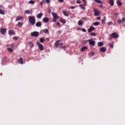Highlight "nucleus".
<instances>
[{"mask_svg":"<svg viewBox=\"0 0 125 125\" xmlns=\"http://www.w3.org/2000/svg\"><path fill=\"white\" fill-rule=\"evenodd\" d=\"M52 15L53 17V21L54 22H56V21H57V19H58V18H59V17L58 16V15H57V14H56V13H52Z\"/></svg>","mask_w":125,"mask_h":125,"instance_id":"nucleus-2","label":"nucleus"},{"mask_svg":"<svg viewBox=\"0 0 125 125\" xmlns=\"http://www.w3.org/2000/svg\"><path fill=\"white\" fill-rule=\"evenodd\" d=\"M83 2H84L83 4H84V6H85L86 5V2L85 1H83Z\"/></svg>","mask_w":125,"mask_h":125,"instance_id":"nucleus-50","label":"nucleus"},{"mask_svg":"<svg viewBox=\"0 0 125 125\" xmlns=\"http://www.w3.org/2000/svg\"><path fill=\"white\" fill-rule=\"evenodd\" d=\"M7 50L9 51V52H13V49L11 48H7Z\"/></svg>","mask_w":125,"mask_h":125,"instance_id":"nucleus-31","label":"nucleus"},{"mask_svg":"<svg viewBox=\"0 0 125 125\" xmlns=\"http://www.w3.org/2000/svg\"><path fill=\"white\" fill-rule=\"evenodd\" d=\"M99 24H100L99 22H93V25H94V26H98Z\"/></svg>","mask_w":125,"mask_h":125,"instance_id":"nucleus-33","label":"nucleus"},{"mask_svg":"<svg viewBox=\"0 0 125 125\" xmlns=\"http://www.w3.org/2000/svg\"><path fill=\"white\" fill-rule=\"evenodd\" d=\"M60 22H61V23H62V24H65L66 23L65 21L63 19H60Z\"/></svg>","mask_w":125,"mask_h":125,"instance_id":"nucleus-26","label":"nucleus"},{"mask_svg":"<svg viewBox=\"0 0 125 125\" xmlns=\"http://www.w3.org/2000/svg\"><path fill=\"white\" fill-rule=\"evenodd\" d=\"M40 42H44V38H41L40 39Z\"/></svg>","mask_w":125,"mask_h":125,"instance_id":"nucleus-34","label":"nucleus"},{"mask_svg":"<svg viewBox=\"0 0 125 125\" xmlns=\"http://www.w3.org/2000/svg\"><path fill=\"white\" fill-rule=\"evenodd\" d=\"M31 37H39L40 36V33L37 31L33 32L31 33Z\"/></svg>","mask_w":125,"mask_h":125,"instance_id":"nucleus-6","label":"nucleus"},{"mask_svg":"<svg viewBox=\"0 0 125 125\" xmlns=\"http://www.w3.org/2000/svg\"><path fill=\"white\" fill-rule=\"evenodd\" d=\"M112 38H114V39H117V38H119V34L117 33H113L110 35V39H112Z\"/></svg>","mask_w":125,"mask_h":125,"instance_id":"nucleus-4","label":"nucleus"},{"mask_svg":"<svg viewBox=\"0 0 125 125\" xmlns=\"http://www.w3.org/2000/svg\"><path fill=\"white\" fill-rule=\"evenodd\" d=\"M6 31H7V29H6V28H0V33L1 34V35H5V34H6Z\"/></svg>","mask_w":125,"mask_h":125,"instance_id":"nucleus-5","label":"nucleus"},{"mask_svg":"<svg viewBox=\"0 0 125 125\" xmlns=\"http://www.w3.org/2000/svg\"><path fill=\"white\" fill-rule=\"evenodd\" d=\"M97 3H102V2L100 0H94Z\"/></svg>","mask_w":125,"mask_h":125,"instance_id":"nucleus-36","label":"nucleus"},{"mask_svg":"<svg viewBox=\"0 0 125 125\" xmlns=\"http://www.w3.org/2000/svg\"><path fill=\"white\" fill-rule=\"evenodd\" d=\"M46 40L47 42H49V38H46Z\"/></svg>","mask_w":125,"mask_h":125,"instance_id":"nucleus-54","label":"nucleus"},{"mask_svg":"<svg viewBox=\"0 0 125 125\" xmlns=\"http://www.w3.org/2000/svg\"><path fill=\"white\" fill-rule=\"evenodd\" d=\"M28 20L31 25H34L36 24V18H35V16H33L28 17Z\"/></svg>","mask_w":125,"mask_h":125,"instance_id":"nucleus-1","label":"nucleus"},{"mask_svg":"<svg viewBox=\"0 0 125 125\" xmlns=\"http://www.w3.org/2000/svg\"><path fill=\"white\" fill-rule=\"evenodd\" d=\"M109 46H110V47H111L112 48H113L114 47V42H112V43H110V44H109Z\"/></svg>","mask_w":125,"mask_h":125,"instance_id":"nucleus-39","label":"nucleus"},{"mask_svg":"<svg viewBox=\"0 0 125 125\" xmlns=\"http://www.w3.org/2000/svg\"><path fill=\"white\" fill-rule=\"evenodd\" d=\"M104 43L103 42H98V46H102L103 45Z\"/></svg>","mask_w":125,"mask_h":125,"instance_id":"nucleus-30","label":"nucleus"},{"mask_svg":"<svg viewBox=\"0 0 125 125\" xmlns=\"http://www.w3.org/2000/svg\"><path fill=\"white\" fill-rule=\"evenodd\" d=\"M13 39L15 41H17V40H18V37H17V36L14 37H13Z\"/></svg>","mask_w":125,"mask_h":125,"instance_id":"nucleus-41","label":"nucleus"},{"mask_svg":"<svg viewBox=\"0 0 125 125\" xmlns=\"http://www.w3.org/2000/svg\"><path fill=\"white\" fill-rule=\"evenodd\" d=\"M94 52H91L90 53H89V55H90L91 56H94Z\"/></svg>","mask_w":125,"mask_h":125,"instance_id":"nucleus-40","label":"nucleus"},{"mask_svg":"<svg viewBox=\"0 0 125 125\" xmlns=\"http://www.w3.org/2000/svg\"><path fill=\"white\" fill-rule=\"evenodd\" d=\"M63 45V43L61 42L59 44V45H61V46H62V45Z\"/></svg>","mask_w":125,"mask_h":125,"instance_id":"nucleus-52","label":"nucleus"},{"mask_svg":"<svg viewBox=\"0 0 125 125\" xmlns=\"http://www.w3.org/2000/svg\"><path fill=\"white\" fill-rule=\"evenodd\" d=\"M9 35L12 36V35H15V32H14V30H9Z\"/></svg>","mask_w":125,"mask_h":125,"instance_id":"nucleus-15","label":"nucleus"},{"mask_svg":"<svg viewBox=\"0 0 125 125\" xmlns=\"http://www.w3.org/2000/svg\"><path fill=\"white\" fill-rule=\"evenodd\" d=\"M108 25H109V26H111V25H112V22H109L107 23Z\"/></svg>","mask_w":125,"mask_h":125,"instance_id":"nucleus-47","label":"nucleus"},{"mask_svg":"<svg viewBox=\"0 0 125 125\" xmlns=\"http://www.w3.org/2000/svg\"><path fill=\"white\" fill-rule=\"evenodd\" d=\"M12 47H13V45H12Z\"/></svg>","mask_w":125,"mask_h":125,"instance_id":"nucleus-62","label":"nucleus"},{"mask_svg":"<svg viewBox=\"0 0 125 125\" xmlns=\"http://www.w3.org/2000/svg\"><path fill=\"white\" fill-rule=\"evenodd\" d=\"M42 21L43 22H44V23H47V22L49 21V19L48 18H44L42 19Z\"/></svg>","mask_w":125,"mask_h":125,"instance_id":"nucleus-14","label":"nucleus"},{"mask_svg":"<svg viewBox=\"0 0 125 125\" xmlns=\"http://www.w3.org/2000/svg\"><path fill=\"white\" fill-rule=\"evenodd\" d=\"M62 13L64 16H66V17H68L69 16V13H68L67 11L63 10L62 11Z\"/></svg>","mask_w":125,"mask_h":125,"instance_id":"nucleus-16","label":"nucleus"},{"mask_svg":"<svg viewBox=\"0 0 125 125\" xmlns=\"http://www.w3.org/2000/svg\"><path fill=\"white\" fill-rule=\"evenodd\" d=\"M114 15H119V13L115 14Z\"/></svg>","mask_w":125,"mask_h":125,"instance_id":"nucleus-56","label":"nucleus"},{"mask_svg":"<svg viewBox=\"0 0 125 125\" xmlns=\"http://www.w3.org/2000/svg\"><path fill=\"white\" fill-rule=\"evenodd\" d=\"M37 44L38 45L40 50H41V51H42V50L44 49L43 45L42 44H41L39 42H37Z\"/></svg>","mask_w":125,"mask_h":125,"instance_id":"nucleus-3","label":"nucleus"},{"mask_svg":"<svg viewBox=\"0 0 125 125\" xmlns=\"http://www.w3.org/2000/svg\"><path fill=\"white\" fill-rule=\"evenodd\" d=\"M70 8H71V9H75V8H76V7L71 6L70 7Z\"/></svg>","mask_w":125,"mask_h":125,"instance_id":"nucleus-43","label":"nucleus"},{"mask_svg":"<svg viewBox=\"0 0 125 125\" xmlns=\"http://www.w3.org/2000/svg\"><path fill=\"white\" fill-rule=\"evenodd\" d=\"M87 42H89V44H90V45H92V46L95 45V41L91 39H89L87 40Z\"/></svg>","mask_w":125,"mask_h":125,"instance_id":"nucleus-7","label":"nucleus"},{"mask_svg":"<svg viewBox=\"0 0 125 125\" xmlns=\"http://www.w3.org/2000/svg\"><path fill=\"white\" fill-rule=\"evenodd\" d=\"M82 2L81 1V0H77V3H78V4H80Z\"/></svg>","mask_w":125,"mask_h":125,"instance_id":"nucleus-44","label":"nucleus"},{"mask_svg":"<svg viewBox=\"0 0 125 125\" xmlns=\"http://www.w3.org/2000/svg\"><path fill=\"white\" fill-rule=\"evenodd\" d=\"M97 19H98V20H100L101 19L100 17H97Z\"/></svg>","mask_w":125,"mask_h":125,"instance_id":"nucleus-55","label":"nucleus"},{"mask_svg":"<svg viewBox=\"0 0 125 125\" xmlns=\"http://www.w3.org/2000/svg\"><path fill=\"white\" fill-rule=\"evenodd\" d=\"M64 47H65V46H62L61 48H64Z\"/></svg>","mask_w":125,"mask_h":125,"instance_id":"nucleus-58","label":"nucleus"},{"mask_svg":"<svg viewBox=\"0 0 125 125\" xmlns=\"http://www.w3.org/2000/svg\"><path fill=\"white\" fill-rule=\"evenodd\" d=\"M78 25L79 26H81L82 25H83V21L82 20H80L78 21Z\"/></svg>","mask_w":125,"mask_h":125,"instance_id":"nucleus-23","label":"nucleus"},{"mask_svg":"<svg viewBox=\"0 0 125 125\" xmlns=\"http://www.w3.org/2000/svg\"><path fill=\"white\" fill-rule=\"evenodd\" d=\"M100 7H101V8H103L104 6L103 5L101 4L100 5Z\"/></svg>","mask_w":125,"mask_h":125,"instance_id":"nucleus-51","label":"nucleus"},{"mask_svg":"<svg viewBox=\"0 0 125 125\" xmlns=\"http://www.w3.org/2000/svg\"><path fill=\"white\" fill-rule=\"evenodd\" d=\"M105 21H106V17H104V19L102 20L103 24H105Z\"/></svg>","mask_w":125,"mask_h":125,"instance_id":"nucleus-32","label":"nucleus"},{"mask_svg":"<svg viewBox=\"0 0 125 125\" xmlns=\"http://www.w3.org/2000/svg\"><path fill=\"white\" fill-rule=\"evenodd\" d=\"M48 13H49V14H50V13H51V9H49L48 10Z\"/></svg>","mask_w":125,"mask_h":125,"instance_id":"nucleus-42","label":"nucleus"},{"mask_svg":"<svg viewBox=\"0 0 125 125\" xmlns=\"http://www.w3.org/2000/svg\"><path fill=\"white\" fill-rule=\"evenodd\" d=\"M57 25H58V26H60V22H57Z\"/></svg>","mask_w":125,"mask_h":125,"instance_id":"nucleus-49","label":"nucleus"},{"mask_svg":"<svg viewBox=\"0 0 125 125\" xmlns=\"http://www.w3.org/2000/svg\"><path fill=\"white\" fill-rule=\"evenodd\" d=\"M28 3H30V4H34V3H35V1H34V0H31L29 1Z\"/></svg>","mask_w":125,"mask_h":125,"instance_id":"nucleus-37","label":"nucleus"},{"mask_svg":"<svg viewBox=\"0 0 125 125\" xmlns=\"http://www.w3.org/2000/svg\"><path fill=\"white\" fill-rule=\"evenodd\" d=\"M87 49V47L86 46H84L82 47L81 49V52H83V51H84V50H86Z\"/></svg>","mask_w":125,"mask_h":125,"instance_id":"nucleus-18","label":"nucleus"},{"mask_svg":"<svg viewBox=\"0 0 125 125\" xmlns=\"http://www.w3.org/2000/svg\"><path fill=\"white\" fill-rule=\"evenodd\" d=\"M28 44L30 46V47H34V43L32 42H29L28 43Z\"/></svg>","mask_w":125,"mask_h":125,"instance_id":"nucleus-27","label":"nucleus"},{"mask_svg":"<svg viewBox=\"0 0 125 125\" xmlns=\"http://www.w3.org/2000/svg\"><path fill=\"white\" fill-rule=\"evenodd\" d=\"M42 31L43 32V33H44V34H47V35H48V34H49V31H48V29H43L42 30Z\"/></svg>","mask_w":125,"mask_h":125,"instance_id":"nucleus-22","label":"nucleus"},{"mask_svg":"<svg viewBox=\"0 0 125 125\" xmlns=\"http://www.w3.org/2000/svg\"><path fill=\"white\" fill-rule=\"evenodd\" d=\"M12 47H13V45H12Z\"/></svg>","mask_w":125,"mask_h":125,"instance_id":"nucleus-61","label":"nucleus"},{"mask_svg":"<svg viewBox=\"0 0 125 125\" xmlns=\"http://www.w3.org/2000/svg\"><path fill=\"white\" fill-rule=\"evenodd\" d=\"M43 1H44V0L42 1V2H40V5H42V4H43Z\"/></svg>","mask_w":125,"mask_h":125,"instance_id":"nucleus-46","label":"nucleus"},{"mask_svg":"<svg viewBox=\"0 0 125 125\" xmlns=\"http://www.w3.org/2000/svg\"><path fill=\"white\" fill-rule=\"evenodd\" d=\"M43 15V14H42V13H40L37 15V18H38V19H41Z\"/></svg>","mask_w":125,"mask_h":125,"instance_id":"nucleus-17","label":"nucleus"},{"mask_svg":"<svg viewBox=\"0 0 125 125\" xmlns=\"http://www.w3.org/2000/svg\"><path fill=\"white\" fill-rule=\"evenodd\" d=\"M60 41H57L55 43V46L56 47V48H57V47H58V46H59V42H60Z\"/></svg>","mask_w":125,"mask_h":125,"instance_id":"nucleus-21","label":"nucleus"},{"mask_svg":"<svg viewBox=\"0 0 125 125\" xmlns=\"http://www.w3.org/2000/svg\"><path fill=\"white\" fill-rule=\"evenodd\" d=\"M117 4L118 6H121L122 5V2L120 0H117Z\"/></svg>","mask_w":125,"mask_h":125,"instance_id":"nucleus-24","label":"nucleus"},{"mask_svg":"<svg viewBox=\"0 0 125 125\" xmlns=\"http://www.w3.org/2000/svg\"><path fill=\"white\" fill-rule=\"evenodd\" d=\"M124 22H125V18H123L122 20H118L117 21V23L119 24V25H121V24L124 23Z\"/></svg>","mask_w":125,"mask_h":125,"instance_id":"nucleus-8","label":"nucleus"},{"mask_svg":"<svg viewBox=\"0 0 125 125\" xmlns=\"http://www.w3.org/2000/svg\"><path fill=\"white\" fill-rule=\"evenodd\" d=\"M25 13H26V14H33V11L30 10H26Z\"/></svg>","mask_w":125,"mask_h":125,"instance_id":"nucleus-12","label":"nucleus"},{"mask_svg":"<svg viewBox=\"0 0 125 125\" xmlns=\"http://www.w3.org/2000/svg\"><path fill=\"white\" fill-rule=\"evenodd\" d=\"M23 19V17L22 16H19L16 19V21H19L20 20H22Z\"/></svg>","mask_w":125,"mask_h":125,"instance_id":"nucleus-20","label":"nucleus"},{"mask_svg":"<svg viewBox=\"0 0 125 125\" xmlns=\"http://www.w3.org/2000/svg\"><path fill=\"white\" fill-rule=\"evenodd\" d=\"M82 19H83V20H86L85 18H82Z\"/></svg>","mask_w":125,"mask_h":125,"instance_id":"nucleus-57","label":"nucleus"},{"mask_svg":"<svg viewBox=\"0 0 125 125\" xmlns=\"http://www.w3.org/2000/svg\"><path fill=\"white\" fill-rule=\"evenodd\" d=\"M95 30V28L94 27L91 26L90 28L88 29V33H90L92 32V31H94Z\"/></svg>","mask_w":125,"mask_h":125,"instance_id":"nucleus-11","label":"nucleus"},{"mask_svg":"<svg viewBox=\"0 0 125 125\" xmlns=\"http://www.w3.org/2000/svg\"><path fill=\"white\" fill-rule=\"evenodd\" d=\"M79 30H81V31H82V32H84V33H85V32H86V30L84 28H79Z\"/></svg>","mask_w":125,"mask_h":125,"instance_id":"nucleus-38","label":"nucleus"},{"mask_svg":"<svg viewBox=\"0 0 125 125\" xmlns=\"http://www.w3.org/2000/svg\"><path fill=\"white\" fill-rule=\"evenodd\" d=\"M96 33H94V32H92L90 34V36H92V37H95V36H96Z\"/></svg>","mask_w":125,"mask_h":125,"instance_id":"nucleus-35","label":"nucleus"},{"mask_svg":"<svg viewBox=\"0 0 125 125\" xmlns=\"http://www.w3.org/2000/svg\"><path fill=\"white\" fill-rule=\"evenodd\" d=\"M42 23L41 21H38L36 23V27H38V28L42 27Z\"/></svg>","mask_w":125,"mask_h":125,"instance_id":"nucleus-13","label":"nucleus"},{"mask_svg":"<svg viewBox=\"0 0 125 125\" xmlns=\"http://www.w3.org/2000/svg\"><path fill=\"white\" fill-rule=\"evenodd\" d=\"M46 1L47 3H49V2H50V0H46Z\"/></svg>","mask_w":125,"mask_h":125,"instance_id":"nucleus-48","label":"nucleus"},{"mask_svg":"<svg viewBox=\"0 0 125 125\" xmlns=\"http://www.w3.org/2000/svg\"><path fill=\"white\" fill-rule=\"evenodd\" d=\"M1 7H2V6L1 5H0V8Z\"/></svg>","mask_w":125,"mask_h":125,"instance_id":"nucleus-59","label":"nucleus"},{"mask_svg":"<svg viewBox=\"0 0 125 125\" xmlns=\"http://www.w3.org/2000/svg\"><path fill=\"white\" fill-rule=\"evenodd\" d=\"M0 14H1L2 15H4V14H5V13L4 12V11H3L2 9H0Z\"/></svg>","mask_w":125,"mask_h":125,"instance_id":"nucleus-28","label":"nucleus"},{"mask_svg":"<svg viewBox=\"0 0 125 125\" xmlns=\"http://www.w3.org/2000/svg\"><path fill=\"white\" fill-rule=\"evenodd\" d=\"M100 51H101V52H105V51H106V47H101V48H100Z\"/></svg>","mask_w":125,"mask_h":125,"instance_id":"nucleus-19","label":"nucleus"},{"mask_svg":"<svg viewBox=\"0 0 125 125\" xmlns=\"http://www.w3.org/2000/svg\"><path fill=\"white\" fill-rule=\"evenodd\" d=\"M79 6H80V8H81V9H83V10H84V9H85V8L83 6V4H80Z\"/></svg>","mask_w":125,"mask_h":125,"instance_id":"nucleus-25","label":"nucleus"},{"mask_svg":"<svg viewBox=\"0 0 125 125\" xmlns=\"http://www.w3.org/2000/svg\"><path fill=\"white\" fill-rule=\"evenodd\" d=\"M59 2H64V0H58Z\"/></svg>","mask_w":125,"mask_h":125,"instance_id":"nucleus-45","label":"nucleus"},{"mask_svg":"<svg viewBox=\"0 0 125 125\" xmlns=\"http://www.w3.org/2000/svg\"><path fill=\"white\" fill-rule=\"evenodd\" d=\"M18 63L19 64H23L24 63V61H23V58H20L18 60Z\"/></svg>","mask_w":125,"mask_h":125,"instance_id":"nucleus-10","label":"nucleus"},{"mask_svg":"<svg viewBox=\"0 0 125 125\" xmlns=\"http://www.w3.org/2000/svg\"><path fill=\"white\" fill-rule=\"evenodd\" d=\"M94 12L95 16H99L100 15L99 11L96 9H94Z\"/></svg>","mask_w":125,"mask_h":125,"instance_id":"nucleus-9","label":"nucleus"},{"mask_svg":"<svg viewBox=\"0 0 125 125\" xmlns=\"http://www.w3.org/2000/svg\"><path fill=\"white\" fill-rule=\"evenodd\" d=\"M83 1H85V0H82Z\"/></svg>","mask_w":125,"mask_h":125,"instance_id":"nucleus-60","label":"nucleus"},{"mask_svg":"<svg viewBox=\"0 0 125 125\" xmlns=\"http://www.w3.org/2000/svg\"><path fill=\"white\" fill-rule=\"evenodd\" d=\"M84 43H86L87 42V41L85 40L83 42Z\"/></svg>","mask_w":125,"mask_h":125,"instance_id":"nucleus-53","label":"nucleus"},{"mask_svg":"<svg viewBox=\"0 0 125 125\" xmlns=\"http://www.w3.org/2000/svg\"><path fill=\"white\" fill-rule=\"evenodd\" d=\"M18 25L19 27H20V28H22L23 26V23H22L21 22H19L18 23Z\"/></svg>","mask_w":125,"mask_h":125,"instance_id":"nucleus-29","label":"nucleus"}]
</instances>
